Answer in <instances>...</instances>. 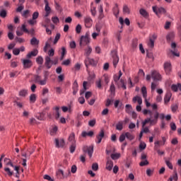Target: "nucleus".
Returning a JSON list of instances; mask_svg holds the SVG:
<instances>
[{"label": "nucleus", "mask_w": 181, "mask_h": 181, "mask_svg": "<svg viewBox=\"0 0 181 181\" xmlns=\"http://www.w3.org/2000/svg\"><path fill=\"white\" fill-rule=\"evenodd\" d=\"M141 93L143 94L144 98L146 99V97H148V92L146 91V86H143L141 88Z\"/></svg>", "instance_id": "obj_30"}, {"label": "nucleus", "mask_w": 181, "mask_h": 181, "mask_svg": "<svg viewBox=\"0 0 181 181\" xmlns=\"http://www.w3.org/2000/svg\"><path fill=\"white\" fill-rule=\"evenodd\" d=\"M52 21L53 22V23H59V17L55 16V17H52Z\"/></svg>", "instance_id": "obj_64"}, {"label": "nucleus", "mask_w": 181, "mask_h": 181, "mask_svg": "<svg viewBox=\"0 0 181 181\" xmlns=\"http://www.w3.org/2000/svg\"><path fill=\"white\" fill-rule=\"evenodd\" d=\"M37 53H39L37 49H33L32 52H29L26 55V57H27V59H30V57H36V56H37Z\"/></svg>", "instance_id": "obj_18"}, {"label": "nucleus", "mask_w": 181, "mask_h": 181, "mask_svg": "<svg viewBox=\"0 0 181 181\" xmlns=\"http://www.w3.org/2000/svg\"><path fill=\"white\" fill-rule=\"evenodd\" d=\"M165 162L167 166L169 168V169H173V165H172V163H170V161H169L168 160H165Z\"/></svg>", "instance_id": "obj_53"}, {"label": "nucleus", "mask_w": 181, "mask_h": 181, "mask_svg": "<svg viewBox=\"0 0 181 181\" xmlns=\"http://www.w3.org/2000/svg\"><path fill=\"white\" fill-rule=\"evenodd\" d=\"M14 104H16L17 107H18V108H23V103L18 102V100H15L13 101Z\"/></svg>", "instance_id": "obj_49"}, {"label": "nucleus", "mask_w": 181, "mask_h": 181, "mask_svg": "<svg viewBox=\"0 0 181 181\" xmlns=\"http://www.w3.org/2000/svg\"><path fill=\"white\" fill-rule=\"evenodd\" d=\"M96 136L103 139L104 136H105L104 129H101L99 134Z\"/></svg>", "instance_id": "obj_48"}, {"label": "nucleus", "mask_w": 181, "mask_h": 181, "mask_svg": "<svg viewBox=\"0 0 181 181\" xmlns=\"http://www.w3.org/2000/svg\"><path fill=\"white\" fill-rule=\"evenodd\" d=\"M123 12L124 13H127L128 15H129L131 13V11L129 10V7H128V6L124 5L123 6Z\"/></svg>", "instance_id": "obj_37"}, {"label": "nucleus", "mask_w": 181, "mask_h": 181, "mask_svg": "<svg viewBox=\"0 0 181 181\" xmlns=\"http://www.w3.org/2000/svg\"><path fill=\"white\" fill-rule=\"evenodd\" d=\"M35 83H39L40 86H45L46 84V79L42 81V77L39 75H35Z\"/></svg>", "instance_id": "obj_11"}, {"label": "nucleus", "mask_w": 181, "mask_h": 181, "mask_svg": "<svg viewBox=\"0 0 181 181\" xmlns=\"http://www.w3.org/2000/svg\"><path fill=\"white\" fill-rule=\"evenodd\" d=\"M114 166V162L110 159V157H107V161L106 163V169L107 170H112Z\"/></svg>", "instance_id": "obj_15"}, {"label": "nucleus", "mask_w": 181, "mask_h": 181, "mask_svg": "<svg viewBox=\"0 0 181 181\" xmlns=\"http://www.w3.org/2000/svg\"><path fill=\"white\" fill-rule=\"evenodd\" d=\"M122 76V72L121 71H119V76H117V75L114 76V81H115V83H118V81H119V78H121Z\"/></svg>", "instance_id": "obj_31"}, {"label": "nucleus", "mask_w": 181, "mask_h": 181, "mask_svg": "<svg viewBox=\"0 0 181 181\" xmlns=\"http://www.w3.org/2000/svg\"><path fill=\"white\" fill-rule=\"evenodd\" d=\"M76 33H81V25L78 24L76 27Z\"/></svg>", "instance_id": "obj_56"}, {"label": "nucleus", "mask_w": 181, "mask_h": 181, "mask_svg": "<svg viewBox=\"0 0 181 181\" xmlns=\"http://www.w3.org/2000/svg\"><path fill=\"white\" fill-rule=\"evenodd\" d=\"M87 84H88L87 81H83V89L81 90V91H80V95H83V94H84V93H86V91H87V90H88V88L87 87Z\"/></svg>", "instance_id": "obj_23"}, {"label": "nucleus", "mask_w": 181, "mask_h": 181, "mask_svg": "<svg viewBox=\"0 0 181 181\" xmlns=\"http://www.w3.org/2000/svg\"><path fill=\"white\" fill-rule=\"evenodd\" d=\"M45 66L48 69H52V66H53V61L52 60V59H50V57L49 56L45 57Z\"/></svg>", "instance_id": "obj_10"}, {"label": "nucleus", "mask_w": 181, "mask_h": 181, "mask_svg": "<svg viewBox=\"0 0 181 181\" xmlns=\"http://www.w3.org/2000/svg\"><path fill=\"white\" fill-rule=\"evenodd\" d=\"M158 39V35L156 34H153L151 37H149V42H148V46L151 47V49H153L155 47V40Z\"/></svg>", "instance_id": "obj_8"}, {"label": "nucleus", "mask_w": 181, "mask_h": 181, "mask_svg": "<svg viewBox=\"0 0 181 181\" xmlns=\"http://www.w3.org/2000/svg\"><path fill=\"white\" fill-rule=\"evenodd\" d=\"M86 136H90V138H93L94 136V132L90 131L88 132L83 131L81 133V137L82 138H86Z\"/></svg>", "instance_id": "obj_17"}, {"label": "nucleus", "mask_w": 181, "mask_h": 181, "mask_svg": "<svg viewBox=\"0 0 181 181\" xmlns=\"http://www.w3.org/2000/svg\"><path fill=\"white\" fill-rule=\"evenodd\" d=\"M146 158H148V156L145 153H141V162L139 163V166H148L149 165V161L146 160Z\"/></svg>", "instance_id": "obj_7"}, {"label": "nucleus", "mask_w": 181, "mask_h": 181, "mask_svg": "<svg viewBox=\"0 0 181 181\" xmlns=\"http://www.w3.org/2000/svg\"><path fill=\"white\" fill-rule=\"evenodd\" d=\"M177 45L176 42H173L171 44V49H173V50H171V53L172 54H173V56H176V57H180V54L179 52H176V47H177Z\"/></svg>", "instance_id": "obj_12"}, {"label": "nucleus", "mask_w": 181, "mask_h": 181, "mask_svg": "<svg viewBox=\"0 0 181 181\" xmlns=\"http://www.w3.org/2000/svg\"><path fill=\"white\" fill-rule=\"evenodd\" d=\"M14 170H16V177H17L18 179H19L20 176H21V173H19V166H15L14 167Z\"/></svg>", "instance_id": "obj_40"}, {"label": "nucleus", "mask_w": 181, "mask_h": 181, "mask_svg": "<svg viewBox=\"0 0 181 181\" xmlns=\"http://www.w3.org/2000/svg\"><path fill=\"white\" fill-rule=\"evenodd\" d=\"M4 170L6 172L8 176H12L13 175V172L11 171L9 168H5Z\"/></svg>", "instance_id": "obj_45"}, {"label": "nucleus", "mask_w": 181, "mask_h": 181, "mask_svg": "<svg viewBox=\"0 0 181 181\" xmlns=\"http://www.w3.org/2000/svg\"><path fill=\"white\" fill-rule=\"evenodd\" d=\"M153 11L158 16L159 18V13L161 15H165L166 16L168 15V12L166 11V9L163 7H160L158 8L156 6H153Z\"/></svg>", "instance_id": "obj_2"}, {"label": "nucleus", "mask_w": 181, "mask_h": 181, "mask_svg": "<svg viewBox=\"0 0 181 181\" xmlns=\"http://www.w3.org/2000/svg\"><path fill=\"white\" fill-rule=\"evenodd\" d=\"M49 110V107H47L42 111V112L40 113V116H38V119H40V121H43V119H45V115H46V110Z\"/></svg>", "instance_id": "obj_21"}, {"label": "nucleus", "mask_w": 181, "mask_h": 181, "mask_svg": "<svg viewBox=\"0 0 181 181\" xmlns=\"http://www.w3.org/2000/svg\"><path fill=\"white\" fill-rule=\"evenodd\" d=\"M90 44V34L86 33L85 35H82L80 39V46H87Z\"/></svg>", "instance_id": "obj_1"}, {"label": "nucleus", "mask_w": 181, "mask_h": 181, "mask_svg": "<svg viewBox=\"0 0 181 181\" xmlns=\"http://www.w3.org/2000/svg\"><path fill=\"white\" fill-rule=\"evenodd\" d=\"M21 53V49L19 48H15L13 49V54L15 56H18Z\"/></svg>", "instance_id": "obj_54"}, {"label": "nucleus", "mask_w": 181, "mask_h": 181, "mask_svg": "<svg viewBox=\"0 0 181 181\" xmlns=\"http://www.w3.org/2000/svg\"><path fill=\"white\" fill-rule=\"evenodd\" d=\"M177 108H179V106L177 105V104L176 105H173L171 106V110L173 112H176V111H177Z\"/></svg>", "instance_id": "obj_57"}, {"label": "nucleus", "mask_w": 181, "mask_h": 181, "mask_svg": "<svg viewBox=\"0 0 181 181\" xmlns=\"http://www.w3.org/2000/svg\"><path fill=\"white\" fill-rule=\"evenodd\" d=\"M119 14V10L118 9V4H116V7L114 8V15L117 16H118V15Z\"/></svg>", "instance_id": "obj_52"}, {"label": "nucleus", "mask_w": 181, "mask_h": 181, "mask_svg": "<svg viewBox=\"0 0 181 181\" xmlns=\"http://www.w3.org/2000/svg\"><path fill=\"white\" fill-rule=\"evenodd\" d=\"M112 57L113 59V66L115 69L117 67L118 62H119V57H118V52L116 49L111 52Z\"/></svg>", "instance_id": "obj_3"}, {"label": "nucleus", "mask_w": 181, "mask_h": 181, "mask_svg": "<svg viewBox=\"0 0 181 181\" xmlns=\"http://www.w3.org/2000/svg\"><path fill=\"white\" fill-rule=\"evenodd\" d=\"M139 12H140V15L144 16V18H147V16H148V12L146 11V10L144 8L140 9Z\"/></svg>", "instance_id": "obj_34"}, {"label": "nucleus", "mask_w": 181, "mask_h": 181, "mask_svg": "<svg viewBox=\"0 0 181 181\" xmlns=\"http://www.w3.org/2000/svg\"><path fill=\"white\" fill-rule=\"evenodd\" d=\"M73 89V95H76L77 94V91H78V83H77V80L74 81L72 86Z\"/></svg>", "instance_id": "obj_19"}, {"label": "nucleus", "mask_w": 181, "mask_h": 181, "mask_svg": "<svg viewBox=\"0 0 181 181\" xmlns=\"http://www.w3.org/2000/svg\"><path fill=\"white\" fill-rule=\"evenodd\" d=\"M56 175H57L58 179H62V177H64V171H63V170L59 169L57 171ZM61 175H62V176H61Z\"/></svg>", "instance_id": "obj_25"}, {"label": "nucleus", "mask_w": 181, "mask_h": 181, "mask_svg": "<svg viewBox=\"0 0 181 181\" xmlns=\"http://www.w3.org/2000/svg\"><path fill=\"white\" fill-rule=\"evenodd\" d=\"M146 175L147 176H152L153 175V170H151V168H148L146 170Z\"/></svg>", "instance_id": "obj_55"}, {"label": "nucleus", "mask_w": 181, "mask_h": 181, "mask_svg": "<svg viewBox=\"0 0 181 181\" xmlns=\"http://www.w3.org/2000/svg\"><path fill=\"white\" fill-rule=\"evenodd\" d=\"M71 62V61L69 59H68L64 60V61L62 63V66H69V65L70 64Z\"/></svg>", "instance_id": "obj_58"}, {"label": "nucleus", "mask_w": 181, "mask_h": 181, "mask_svg": "<svg viewBox=\"0 0 181 181\" xmlns=\"http://www.w3.org/2000/svg\"><path fill=\"white\" fill-rule=\"evenodd\" d=\"M173 39H175V33H170L167 35L166 40H167L168 43H170V42H172V40H173Z\"/></svg>", "instance_id": "obj_22"}, {"label": "nucleus", "mask_w": 181, "mask_h": 181, "mask_svg": "<svg viewBox=\"0 0 181 181\" xmlns=\"http://www.w3.org/2000/svg\"><path fill=\"white\" fill-rule=\"evenodd\" d=\"M86 56H90L91 54V52H93V49L91 47L88 46L87 49H85Z\"/></svg>", "instance_id": "obj_46"}, {"label": "nucleus", "mask_w": 181, "mask_h": 181, "mask_svg": "<svg viewBox=\"0 0 181 181\" xmlns=\"http://www.w3.org/2000/svg\"><path fill=\"white\" fill-rule=\"evenodd\" d=\"M121 156V154L119 153H112L110 155V158L113 160H116V159H119V157Z\"/></svg>", "instance_id": "obj_33"}, {"label": "nucleus", "mask_w": 181, "mask_h": 181, "mask_svg": "<svg viewBox=\"0 0 181 181\" xmlns=\"http://www.w3.org/2000/svg\"><path fill=\"white\" fill-rule=\"evenodd\" d=\"M170 98H172V93L170 92H168L164 98L165 104H168L169 101H170Z\"/></svg>", "instance_id": "obj_20"}, {"label": "nucleus", "mask_w": 181, "mask_h": 181, "mask_svg": "<svg viewBox=\"0 0 181 181\" xmlns=\"http://www.w3.org/2000/svg\"><path fill=\"white\" fill-rule=\"evenodd\" d=\"M84 22L86 28H90V27L93 25V19H91L90 17H86Z\"/></svg>", "instance_id": "obj_16"}, {"label": "nucleus", "mask_w": 181, "mask_h": 181, "mask_svg": "<svg viewBox=\"0 0 181 181\" xmlns=\"http://www.w3.org/2000/svg\"><path fill=\"white\" fill-rule=\"evenodd\" d=\"M55 145L57 148H63L66 145V142L63 139L59 141V139H55Z\"/></svg>", "instance_id": "obj_13"}, {"label": "nucleus", "mask_w": 181, "mask_h": 181, "mask_svg": "<svg viewBox=\"0 0 181 181\" xmlns=\"http://www.w3.org/2000/svg\"><path fill=\"white\" fill-rule=\"evenodd\" d=\"M92 169H93V170H95V171L98 170V163H94L92 165Z\"/></svg>", "instance_id": "obj_61"}, {"label": "nucleus", "mask_w": 181, "mask_h": 181, "mask_svg": "<svg viewBox=\"0 0 181 181\" xmlns=\"http://www.w3.org/2000/svg\"><path fill=\"white\" fill-rule=\"evenodd\" d=\"M96 123H97V122H96L95 119H93L90 120L88 122V125H89V127H93L95 126Z\"/></svg>", "instance_id": "obj_51"}, {"label": "nucleus", "mask_w": 181, "mask_h": 181, "mask_svg": "<svg viewBox=\"0 0 181 181\" xmlns=\"http://www.w3.org/2000/svg\"><path fill=\"white\" fill-rule=\"evenodd\" d=\"M83 152H84V153H88V156L91 158L93 156V153L94 152V146H84L83 147Z\"/></svg>", "instance_id": "obj_4"}, {"label": "nucleus", "mask_w": 181, "mask_h": 181, "mask_svg": "<svg viewBox=\"0 0 181 181\" xmlns=\"http://www.w3.org/2000/svg\"><path fill=\"white\" fill-rule=\"evenodd\" d=\"M6 15H7L6 10H5V9L0 10V16H1V18H5Z\"/></svg>", "instance_id": "obj_42"}, {"label": "nucleus", "mask_w": 181, "mask_h": 181, "mask_svg": "<svg viewBox=\"0 0 181 181\" xmlns=\"http://www.w3.org/2000/svg\"><path fill=\"white\" fill-rule=\"evenodd\" d=\"M30 45H32V46H35L36 45H39V40H37V38H36V37H33L30 40Z\"/></svg>", "instance_id": "obj_28"}, {"label": "nucleus", "mask_w": 181, "mask_h": 181, "mask_svg": "<svg viewBox=\"0 0 181 181\" xmlns=\"http://www.w3.org/2000/svg\"><path fill=\"white\" fill-rule=\"evenodd\" d=\"M45 12H51L52 8H50V6H49V1L47 0H45Z\"/></svg>", "instance_id": "obj_29"}, {"label": "nucleus", "mask_w": 181, "mask_h": 181, "mask_svg": "<svg viewBox=\"0 0 181 181\" xmlns=\"http://www.w3.org/2000/svg\"><path fill=\"white\" fill-rule=\"evenodd\" d=\"M36 62L37 63V64H43V57L40 56L37 57Z\"/></svg>", "instance_id": "obj_50"}, {"label": "nucleus", "mask_w": 181, "mask_h": 181, "mask_svg": "<svg viewBox=\"0 0 181 181\" xmlns=\"http://www.w3.org/2000/svg\"><path fill=\"white\" fill-rule=\"evenodd\" d=\"M19 95H20V97H26V95H28V90L23 89V90H20Z\"/></svg>", "instance_id": "obj_32"}, {"label": "nucleus", "mask_w": 181, "mask_h": 181, "mask_svg": "<svg viewBox=\"0 0 181 181\" xmlns=\"http://www.w3.org/2000/svg\"><path fill=\"white\" fill-rule=\"evenodd\" d=\"M59 110H60V107H55V111H56L55 118H56V119H59V118H60Z\"/></svg>", "instance_id": "obj_39"}, {"label": "nucleus", "mask_w": 181, "mask_h": 181, "mask_svg": "<svg viewBox=\"0 0 181 181\" xmlns=\"http://www.w3.org/2000/svg\"><path fill=\"white\" fill-rule=\"evenodd\" d=\"M133 103H138V104L139 105H137L136 107V111H138V112H141V111H142V107H141V105L142 104V98L139 97V96H136L134 98H133L132 100Z\"/></svg>", "instance_id": "obj_5"}, {"label": "nucleus", "mask_w": 181, "mask_h": 181, "mask_svg": "<svg viewBox=\"0 0 181 181\" xmlns=\"http://www.w3.org/2000/svg\"><path fill=\"white\" fill-rule=\"evenodd\" d=\"M164 69L166 74H169L172 71V64L170 62H165L164 64Z\"/></svg>", "instance_id": "obj_14"}, {"label": "nucleus", "mask_w": 181, "mask_h": 181, "mask_svg": "<svg viewBox=\"0 0 181 181\" xmlns=\"http://www.w3.org/2000/svg\"><path fill=\"white\" fill-rule=\"evenodd\" d=\"M125 136L127 139H129V141H133V139H135V136H134L129 132H126Z\"/></svg>", "instance_id": "obj_27"}, {"label": "nucleus", "mask_w": 181, "mask_h": 181, "mask_svg": "<svg viewBox=\"0 0 181 181\" xmlns=\"http://www.w3.org/2000/svg\"><path fill=\"white\" fill-rule=\"evenodd\" d=\"M151 78L154 81H160L162 80V76L156 71L151 72Z\"/></svg>", "instance_id": "obj_6"}, {"label": "nucleus", "mask_w": 181, "mask_h": 181, "mask_svg": "<svg viewBox=\"0 0 181 181\" xmlns=\"http://www.w3.org/2000/svg\"><path fill=\"white\" fill-rule=\"evenodd\" d=\"M170 179H172V180L177 181V171H176V170H174V175L170 177Z\"/></svg>", "instance_id": "obj_38"}, {"label": "nucleus", "mask_w": 181, "mask_h": 181, "mask_svg": "<svg viewBox=\"0 0 181 181\" xmlns=\"http://www.w3.org/2000/svg\"><path fill=\"white\" fill-rule=\"evenodd\" d=\"M124 127L122 126V122H119L117 124H116V129L117 131H122Z\"/></svg>", "instance_id": "obj_36"}, {"label": "nucleus", "mask_w": 181, "mask_h": 181, "mask_svg": "<svg viewBox=\"0 0 181 181\" xmlns=\"http://www.w3.org/2000/svg\"><path fill=\"white\" fill-rule=\"evenodd\" d=\"M69 150L71 153H74V151H76V143H72L69 147Z\"/></svg>", "instance_id": "obj_43"}, {"label": "nucleus", "mask_w": 181, "mask_h": 181, "mask_svg": "<svg viewBox=\"0 0 181 181\" xmlns=\"http://www.w3.org/2000/svg\"><path fill=\"white\" fill-rule=\"evenodd\" d=\"M59 40H60V33H58L56 34V36L54 37V45H56Z\"/></svg>", "instance_id": "obj_47"}, {"label": "nucleus", "mask_w": 181, "mask_h": 181, "mask_svg": "<svg viewBox=\"0 0 181 181\" xmlns=\"http://www.w3.org/2000/svg\"><path fill=\"white\" fill-rule=\"evenodd\" d=\"M21 62L24 69H30V67L33 66L32 60L23 59H21Z\"/></svg>", "instance_id": "obj_9"}, {"label": "nucleus", "mask_w": 181, "mask_h": 181, "mask_svg": "<svg viewBox=\"0 0 181 181\" xmlns=\"http://www.w3.org/2000/svg\"><path fill=\"white\" fill-rule=\"evenodd\" d=\"M37 18H39V12L35 11L33 14V21L37 19Z\"/></svg>", "instance_id": "obj_60"}, {"label": "nucleus", "mask_w": 181, "mask_h": 181, "mask_svg": "<svg viewBox=\"0 0 181 181\" xmlns=\"http://www.w3.org/2000/svg\"><path fill=\"white\" fill-rule=\"evenodd\" d=\"M36 102V95L35 94H31L30 96V103L31 104H33Z\"/></svg>", "instance_id": "obj_35"}, {"label": "nucleus", "mask_w": 181, "mask_h": 181, "mask_svg": "<svg viewBox=\"0 0 181 181\" xmlns=\"http://www.w3.org/2000/svg\"><path fill=\"white\" fill-rule=\"evenodd\" d=\"M88 62L90 66H93V67H97V61L93 59L88 58Z\"/></svg>", "instance_id": "obj_26"}, {"label": "nucleus", "mask_w": 181, "mask_h": 181, "mask_svg": "<svg viewBox=\"0 0 181 181\" xmlns=\"http://www.w3.org/2000/svg\"><path fill=\"white\" fill-rule=\"evenodd\" d=\"M126 112H127V114L132 112V106L131 105H126Z\"/></svg>", "instance_id": "obj_41"}, {"label": "nucleus", "mask_w": 181, "mask_h": 181, "mask_svg": "<svg viewBox=\"0 0 181 181\" xmlns=\"http://www.w3.org/2000/svg\"><path fill=\"white\" fill-rule=\"evenodd\" d=\"M151 121V118H147L143 122H142V128H145V125H146V124H148V122H150Z\"/></svg>", "instance_id": "obj_59"}, {"label": "nucleus", "mask_w": 181, "mask_h": 181, "mask_svg": "<svg viewBox=\"0 0 181 181\" xmlns=\"http://www.w3.org/2000/svg\"><path fill=\"white\" fill-rule=\"evenodd\" d=\"M108 112H110V110L108 108H105L102 111L101 115H108Z\"/></svg>", "instance_id": "obj_63"}, {"label": "nucleus", "mask_w": 181, "mask_h": 181, "mask_svg": "<svg viewBox=\"0 0 181 181\" xmlns=\"http://www.w3.org/2000/svg\"><path fill=\"white\" fill-rule=\"evenodd\" d=\"M133 49H136L138 47V39H134L132 41V45Z\"/></svg>", "instance_id": "obj_44"}, {"label": "nucleus", "mask_w": 181, "mask_h": 181, "mask_svg": "<svg viewBox=\"0 0 181 181\" xmlns=\"http://www.w3.org/2000/svg\"><path fill=\"white\" fill-rule=\"evenodd\" d=\"M21 30H23V32H25V33H29V30H28V28H26V25L23 24L21 27Z\"/></svg>", "instance_id": "obj_62"}, {"label": "nucleus", "mask_w": 181, "mask_h": 181, "mask_svg": "<svg viewBox=\"0 0 181 181\" xmlns=\"http://www.w3.org/2000/svg\"><path fill=\"white\" fill-rule=\"evenodd\" d=\"M76 134H74V133H71L68 139V141L69 142H71L72 144H76Z\"/></svg>", "instance_id": "obj_24"}]
</instances>
